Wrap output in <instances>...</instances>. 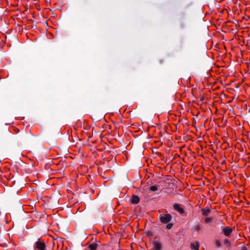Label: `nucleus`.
Wrapping results in <instances>:
<instances>
[{
    "label": "nucleus",
    "instance_id": "5",
    "mask_svg": "<svg viewBox=\"0 0 250 250\" xmlns=\"http://www.w3.org/2000/svg\"><path fill=\"white\" fill-rule=\"evenodd\" d=\"M153 247L154 250H161V244L156 241L153 242Z\"/></svg>",
    "mask_w": 250,
    "mask_h": 250
},
{
    "label": "nucleus",
    "instance_id": "15",
    "mask_svg": "<svg viewBox=\"0 0 250 250\" xmlns=\"http://www.w3.org/2000/svg\"><path fill=\"white\" fill-rule=\"evenodd\" d=\"M215 245L218 248L221 246V244L220 242L218 240L215 242Z\"/></svg>",
    "mask_w": 250,
    "mask_h": 250
},
{
    "label": "nucleus",
    "instance_id": "12",
    "mask_svg": "<svg viewBox=\"0 0 250 250\" xmlns=\"http://www.w3.org/2000/svg\"><path fill=\"white\" fill-rule=\"evenodd\" d=\"M224 244H228L229 245V246H231V243L229 241V239H225L224 240Z\"/></svg>",
    "mask_w": 250,
    "mask_h": 250
},
{
    "label": "nucleus",
    "instance_id": "3",
    "mask_svg": "<svg viewBox=\"0 0 250 250\" xmlns=\"http://www.w3.org/2000/svg\"><path fill=\"white\" fill-rule=\"evenodd\" d=\"M223 232L226 236H229L232 232V229L229 227H225L223 229Z\"/></svg>",
    "mask_w": 250,
    "mask_h": 250
},
{
    "label": "nucleus",
    "instance_id": "1",
    "mask_svg": "<svg viewBox=\"0 0 250 250\" xmlns=\"http://www.w3.org/2000/svg\"><path fill=\"white\" fill-rule=\"evenodd\" d=\"M172 218V216L170 214H166L164 215H161L160 217V220L163 223H168L169 222Z\"/></svg>",
    "mask_w": 250,
    "mask_h": 250
},
{
    "label": "nucleus",
    "instance_id": "13",
    "mask_svg": "<svg viewBox=\"0 0 250 250\" xmlns=\"http://www.w3.org/2000/svg\"><path fill=\"white\" fill-rule=\"evenodd\" d=\"M211 220H212V218L211 217H207V218H205V221L206 223H208V222H210L211 221Z\"/></svg>",
    "mask_w": 250,
    "mask_h": 250
},
{
    "label": "nucleus",
    "instance_id": "11",
    "mask_svg": "<svg viewBox=\"0 0 250 250\" xmlns=\"http://www.w3.org/2000/svg\"><path fill=\"white\" fill-rule=\"evenodd\" d=\"M201 229V226L199 225H197L194 226L193 229L194 231H198Z\"/></svg>",
    "mask_w": 250,
    "mask_h": 250
},
{
    "label": "nucleus",
    "instance_id": "4",
    "mask_svg": "<svg viewBox=\"0 0 250 250\" xmlns=\"http://www.w3.org/2000/svg\"><path fill=\"white\" fill-rule=\"evenodd\" d=\"M174 209L179 212L180 214H183L184 213V208L179 204H175L173 206Z\"/></svg>",
    "mask_w": 250,
    "mask_h": 250
},
{
    "label": "nucleus",
    "instance_id": "14",
    "mask_svg": "<svg viewBox=\"0 0 250 250\" xmlns=\"http://www.w3.org/2000/svg\"><path fill=\"white\" fill-rule=\"evenodd\" d=\"M172 225H173L172 224L169 223L167 225V229H170L171 228V227H172Z\"/></svg>",
    "mask_w": 250,
    "mask_h": 250
},
{
    "label": "nucleus",
    "instance_id": "2",
    "mask_svg": "<svg viewBox=\"0 0 250 250\" xmlns=\"http://www.w3.org/2000/svg\"><path fill=\"white\" fill-rule=\"evenodd\" d=\"M35 248L39 250H45L46 246L44 243L38 241L35 243Z\"/></svg>",
    "mask_w": 250,
    "mask_h": 250
},
{
    "label": "nucleus",
    "instance_id": "10",
    "mask_svg": "<svg viewBox=\"0 0 250 250\" xmlns=\"http://www.w3.org/2000/svg\"><path fill=\"white\" fill-rule=\"evenodd\" d=\"M158 186L157 185H154L150 187L149 189L152 191H155L158 190Z\"/></svg>",
    "mask_w": 250,
    "mask_h": 250
},
{
    "label": "nucleus",
    "instance_id": "6",
    "mask_svg": "<svg viewBox=\"0 0 250 250\" xmlns=\"http://www.w3.org/2000/svg\"><path fill=\"white\" fill-rule=\"evenodd\" d=\"M190 247L192 250H198L199 248V242L196 241L195 243H191L190 245Z\"/></svg>",
    "mask_w": 250,
    "mask_h": 250
},
{
    "label": "nucleus",
    "instance_id": "16",
    "mask_svg": "<svg viewBox=\"0 0 250 250\" xmlns=\"http://www.w3.org/2000/svg\"><path fill=\"white\" fill-rule=\"evenodd\" d=\"M241 250H247V248L246 247H243Z\"/></svg>",
    "mask_w": 250,
    "mask_h": 250
},
{
    "label": "nucleus",
    "instance_id": "8",
    "mask_svg": "<svg viewBox=\"0 0 250 250\" xmlns=\"http://www.w3.org/2000/svg\"><path fill=\"white\" fill-rule=\"evenodd\" d=\"M201 210L202 212V214L204 216L208 215V214L210 212V210L209 209L202 208Z\"/></svg>",
    "mask_w": 250,
    "mask_h": 250
},
{
    "label": "nucleus",
    "instance_id": "9",
    "mask_svg": "<svg viewBox=\"0 0 250 250\" xmlns=\"http://www.w3.org/2000/svg\"><path fill=\"white\" fill-rule=\"evenodd\" d=\"M90 250H96L97 248V245L96 244H91L88 246Z\"/></svg>",
    "mask_w": 250,
    "mask_h": 250
},
{
    "label": "nucleus",
    "instance_id": "7",
    "mask_svg": "<svg viewBox=\"0 0 250 250\" xmlns=\"http://www.w3.org/2000/svg\"><path fill=\"white\" fill-rule=\"evenodd\" d=\"M140 201V199L138 196L136 195H133L132 196L131 202L132 204H138Z\"/></svg>",
    "mask_w": 250,
    "mask_h": 250
}]
</instances>
